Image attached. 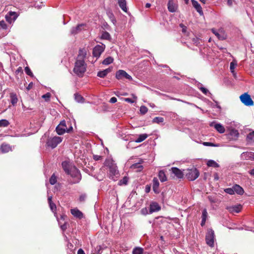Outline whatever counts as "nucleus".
<instances>
[{"mask_svg":"<svg viewBox=\"0 0 254 254\" xmlns=\"http://www.w3.org/2000/svg\"><path fill=\"white\" fill-rule=\"evenodd\" d=\"M72 170L68 174L72 179L69 180L70 184H74L78 183L81 179V175L79 170L76 167H72Z\"/></svg>","mask_w":254,"mask_h":254,"instance_id":"3","label":"nucleus"},{"mask_svg":"<svg viewBox=\"0 0 254 254\" xmlns=\"http://www.w3.org/2000/svg\"><path fill=\"white\" fill-rule=\"evenodd\" d=\"M167 6L168 10L171 12H176L178 8V5L174 0H168Z\"/></svg>","mask_w":254,"mask_h":254,"instance_id":"17","label":"nucleus"},{"mask_svg":"<svg viewBox=\"0 0 254 254\" xmlns=\"http://www.w3.org/2000/svg\"><path fill=\"white\" fill-rule=\"evenodd\" d=\"M211 31L219 40H223L226 39V36L224 34H220L215 29H212Z\"/></svg>","mask_w":254,"mask_h":254,"instance_id":"34","label":"nucleus"},{"mask_svg":"<svg viewBox=\"0 0 254 254\" xmlns=\"http://www.w3.org/2000/svg\"><path fill=\"white\" fill-rule=\"evenodd\" d=\"M67 127L66 126V123L64 120L61 121L56 128L57 133L59 135H62L64 133Z\"/></svg>","mask_w":254,"mask_h":254,"instance_id":"10","label":"nucleus"},{"mask_svg":"<svg viewBox=\"0 0 254 254\" xmlns=\"http://www.w3.org/2000/svg\"><path fill=\"white\" fill-rule=\"evenodd\" d=\"M210 126L213 127L214 128L220 133H223L225 131L224 126L220 123H216L213 122L210 124Z\"/></svg>","mask_w":254,"mask_h":254,"instance_id":"13","label":"nucleus"},{"mask_svg":"<svg viewBox=\"0 0 254 254\" xmlns=\"http://www.w3.org/2000/svg\"><path fill=\"white\" fill-rule=\"evenodd\" d=\"M107 15H108L109 19H110V20L112 21V22L114 25H115L116 23V18H115V16L113 14V13L112 12L109 11V12H107Z\"/></svg>","mask_w":254,"mask_h":254,"instance_id":"40","label":"nucleus"},{"mask_svg":"<svg viewBox=\"0 0 254 254\" xmlns=\"http://www.w3.org/2000/svg\"><path fill=\"white\" fill-rule=\"evenodd\" d=\"M7 28V25L4 20L0 21V30H6Z\"/></svg>","mask_w":254,"mask_h":254,"instance_id":"48","label":"nucleus"},{"mask_svg":"<svg viewBox=\"0 0 254 254\" xmlns=\"http://www.w3.org/2000/svg\"><path fill=\"white\" fill-rule=\"evenodd\" d=\"M132 96L133 97V98L134 99V100H132L130 98H124V101L127 102V103H134L135 101H136V100L137 99V97L134 95V94H132Z\"/></svg>","mask_w":254,"mask_h":254,"instance_id":"45","label":"nucleus"},{"mask_svg":"<svg viewBox=\"0 0 254 254\" xmlns=\"http://www.w3.org/2000/svg\"><path fill=\"white\" fill-rule=\"evenodd\" d=\"M9 124L8 121L6 120L3 119L0 120V127H6Z\"/></svg>","mask_w":254,"mask_h":254,"instance_id":"44","label":"nucleus"},{"mask_svg":"<svg viewBox=\"0 0 254 254\" xmlns=\"http://www.w3.org/2000/svg\"><path fill=\"white\" fill-rule=\"evenodd\" d=\"M128 182V178L126 177L123 178V179L121 180L119 183L120 185H127Z\"/></svg>","mask_w":254,"mask_h":254,"instance_id":"50","label":"nucleus"},{"mask_svg":"<svg viewBox=\"0 0 254 254\" xmlns=\"http://www.w3.org/2000/svg\"><path fill=\"white\" fill-rule=\"evenodd\" d=\"M75 100L78 103H83L84 101L83 97L78 93H75L74 95Z\"/></svg>","mask_w":254,"mask_h":254,"instance_id":"37","label":"nucleus"},{"mask_svg":"<svg viewBox=\"0 0 254 254\" xmlns=\"http://www.w3.org/2000/svg\"><path fill=\"white\" fill-rule=\"evenodd\" d=\"M198 88L204 94L206 95H208V94L211 95V94L209 92L208 89L205 87H202L201 85L200 87H198Z\"/></svg>","mask_w":254,"mask_h":254,"instance_id":"46","label":"nucleus"},{"mask_svg":"<svg viewBox=\"0 0 254 254\" xmlns=\"http://www.w3.org/2000/svg\"><path fill=\"white\" fill-rule=\"evenodd\" d=\"M148 111V109L145 106H141L140 108V112L141 114L144 115L146 114Z\"/></svg>","mask_w":254,"mask_h":254,"instance_id":"51","label":"nucleus"},{"mask_svg":"<svg viewBox=\"0 0 254 254\" xmlns=\"http://www.w3.org/2000/svg\"><path fill=\"white\" fill-rule=\"evenodd\" d=\"M101 158L102 157L100 155H95L93 156V159L96 161L100 160Z\"/></svg>","mask_w":254,"mask_h":254,"instance_id":"62","label":"nucleus"},{"mask_svg":"<svg viewBox=\"0 0 254 254\" xmlns=\"http://www.w3.org/2000/svg\"><path fill=\"white\" fill-rule=\"evenodd\" d=\"M18 15L16 12L13 11H9L6 15H5V19L9 23H11L13 22L17 18Z\"/></svg>","mask_w":254,"mask_h":254,"instance_id":"12","label":"nucleus"},{"mask_svg":"<svg viewBox=\"0 0 254 254\" xmlns=\"http://www.w3.org/2000/svg\"><path fill=\"white\" fill-rule=\"evenodd\" d=\"M141 213L142 215H146L149 213V211L148 212V209L146 207H145L141 210Z\"/></svg>","mask_w":254,"mask_h":254,"instance_id":"56","label":"nucleus"},{"mask_svg":"<svg viewBox=\"0 0 254 254\" xmlns=\"http://www.w3.org/2000/svg\"><path fill=\"white\" fill-rule=\"evenodd\" d=\"M50 183L53 185H55L57 183V177L55 176V174H53L49 180Z\"/></svg>","mask_w":254,"mask_h":254,"instance_id":"47","label":"nucleus"},{"mask_svg":"<svg viewBox=\"0 0 254 254\" xmlns=\"http://www.w3.org/2000/svg\"><path fill=\"white\" fill-rule=\"evenodd\" d=\"M24 70H25V72H26V73L27 75H28L31 77L33 76V73L32 72L30 68L28 66L25 67Z\"/></svg>","mask_w":254,"mask_h":254,"instance_id":"52","label":"nucleus"},{"mask_svg":"<svg viewBox=\"0 0 254 254\" xmlns=\"http://www.w3.org/2000/svg\"><path fill=\"white\" fill-rule=\"evenodd\" d=\"M85 26L84 24H80L75 27H72L70 30L72 35H75L81 31L82 28Z\"/></svg>","mask_w":254,"mask_h":254,"instance_id":"22","label":"nucleus"},{"mask_svg":"<svg viewBox=\"0 0 254 254\" xmlns=\"http://www.w3.org/2000/svg\"><path fill=\"white\" fill-rule=\"evenodd\" d=\"M158 176L161 182H164L167 180L166 174L163 170H160L159 172Z\"/></svg>","mask_w":254,"mask_h":254,"instance_id":"33","label":"nucleus"},{"mask_svg":"<svg viewBox=\"0 0 254 254\" xmlns=\"http://www.w3.org/2000/svg\"><path fill=\"white\" fill-rule=\"evenodd\" d=\"M70 211L72 215H73L75 217L78 218L79 219H81L83 217V213L78 209H71Z\"/></svg>","mask_w":254,"mask_h":254,"instance_id":"25","label":"nucleus"},{"mask_svg":"<svg viewBox=\"0 0 254 254\" xmlns=\"http://www.w3.org/2000/svg\"><path fill=\"white\" fill-rule=\"evenodd\" d=\"M86 70V64L85 63V60H76L73 69V72L78 76H82Z\"/></svg>","mask_w":254,"mask_h":254,"instance_id":"2","label":"nucleus"},{"mask_svg":"<svg viewBox=\"0 0 254 254\" xmlns=\"http://www.w3.org/2000/svg\"><path fill=\"white\" fill-rule=\"evenodd\" d=\"M1 152L3 153H7L11 150L10 146L6 144H2L0 148Z\"/></svg>","mask_w":254,"mask_h":254,"instance_id":"32","label":"nucleus"},{"mask_svg":"<svg viewBox=\"0 0 254 254\" xmlns=\"http://www.w3.org/2000/svg\"><path fill=\"white\" fill-rule=\"evenodd\" d=\"M101 38L105 40H110L111 36L108 32L105 31L102 34Z\"/></svg>","mask_w":254,"mask_h":254,"instance_id":"42","label":"nucleus"},{"mask_svg":"<svg viewBox=\"0 0 254 254\" xmlns=\"http://www.w3.org/2000/svg\"><path fill=\"white\" fill-rule=\"evenodd\" d=\"M180 26L182 28V32L184 34L186 33L187 30V27L184 25L183 24H180Z\"/></svg>","mask_w":254,"mask_h":254,"instance_id":"59","label":"nucleus"},{"mask_svg":"<svg viewBox=\"0 0 254 254\" xmlns=\"http://www.w3.org/2000/svg\"><path fill=\"white\" fill-rule=\"evenodd\" d=\"M33 83H32V82L28 84V86L27 87V89L28 90H30V89H31V88H32V87H33Z\"/></svg>","mask_w":254,"mask_h":254,"instance_id":"63","label":"nucleus"},{"mask_svg":"<svg viewBox=\"0 0 254 254\" xmlns=\"http://www.w3.org/2000/svg\"><path fill=\"white\" fill-rule=\"evenodd\" d=\"M188 172L186 174V177L190 181L195 180L199 175V171L195 168L188 169Z\"/></svg>","mask_w":254,"mask_h":254,"instance_id":"6","label":"nucleus"},{"mask_svg":"<svg viewBox=\"0 0 254 254\" xmlns=\"http://www.w3.org/2000/svg\"><path fill=\"white\" fill-rule=\"evenodd\" d=\"M207 216L208 213L207 212V210L206 209H204L202 211V220L200 224L201 226H203L205 225Z\"/></svg>","mask_w":254,"mask_h":254,"instance_id":"28","label":"nucleus"},{"mask_svg":"<svg viewBox=\"0 0 254 254\" xmlns=\"http://www.w3.org/2000/svg\"><path fill=\"white\" fill-rule=\"evenodd\" d=\"M86 54V50L85 49H80L76 60H84Z\"/></svg>","mask_w":254,"mask_h":254,"instance_id":"27","label":"nucleus"},{"mask_svg":"<svg viewBox=\"0 0 254 254\" xmlns=\"http://www.w3.org/2000/svg\"><path fill=\"white\" fill-rule=\"evenodd\" d=\"M164 120V118L160 117H157L154 118L152 122L153 123H157V124H160L163 123Z\"/></svg>","mask_w":254,"mask_h":254,"instance_id":"41","label":"nucleus"},{"mask_svg":"<svg viewBox=\"0 0 254 254\" xmlns=\"http://www.w3.org/2000/svg\"><path fill=\"white\" fill-rule=\"evenodd\" d=\"M161 209V207L155 202H151L149 206V214H151L154 212H157Z\"/></svg>","mask_w":254,"mask_h":254,"instance_id":"18","label":"nucleus"},{"mask_svg":"<svg viewBox=\"0 0 254 254\" xmlns=\"http://www.w3.org/2000/svg\"><path fill=\"white\" fill-rule=\"evenodd\" d=\"M241 159L245 160H254V153L252 152H244L241 154Z\"/></svg>","mask_w":254,"mask_h":254,"instance_id":"15","label":"nucleus"},{"mask_svg":"<svg viewBox=\"0 0 254 254\" xmlns=\"http://www.w3.org/2000/svg\"><path fill=\"white\" fill-rule=\"evenodd\" d=\"M42 97L46 101H48L50 100L51 94L50 93H47L46 94L42 95Z\"/></svg>","mask_w":254,"mask_h":254,"instance_id":"53","label":"nucleus"},{"mask_svg":"<svg viewBox=\"0 0 254 254\" xmlns=\"http://www.w3.org/2000/svg\"><path fill=\"white\" fill-rule=\"evenodd\" d=\"M112 68L109 67L106 69L103 70H101L98 72L97 76L101 78H104L109 73L112 71Z\"/></svg>","mask_w":254,"mask_h":254,"instance_id":"23","label":"nucleus"},{"mask_svg":"<svg viewBox=\"0 0 254 254\" xmlns=\"http://www.w3.org/2000/svg\"><path fill=\"white\" fill-rule=\"evenodd\" d=\"M147 134L145 133L139 134L138 137L135 140V142L137 143L141 142L144 141L147 137Z\"/></svg>","mask_w":254,"mask_h":254,"instance_id":"35","label":"nucleus"},{"mask_svg":"<svg viewBox=\"0 0 254 254\" xmlns=\"http://www.w3.org/2000/svg\"><path fill=\"white\" fill-rule=\"evenodd\" d=\"M191 1L192 6L196 9L197 12L199 13L200 15H203V13L201 5L195 0H191Z\"/></svg>","mask_w":254,"mask_h":254,"instance_id":"19","label":"nucleus"},{"mask_svg":"<svg viewBox=\"0 0 254 254\" xmlns=\"http://www.w3.org/2000/svg\"><path fill=\"white\" fill-rule=\"evenodd\" d=\"M224 191L227 193L232 195L234 194V190L233 187L231 188H227L224 190Z\"/></svg>","mask_w":254,"mask_h":254,"instance_id":"49","label":"nucleus"},{"mask_svg":"<svg viewBox=\"0 0 254 254\" xmlns=\"http://www.w3.org/2000/svg\"><path fill=\"white\" fill-rule=\"evenodd\" d=\"M247 138L251 140L254 141V131L249 133L247 136Z\"/></svg>","mask_w":254,"mask_h":254,"instance_id":"54","label":"nucleus"},{"mask_svg":"<svg viewBox=\"0 0 254 254\" xmlns=\"http://www.w3.org/2000/svg\"><path fill=\"white\" fill-rule=\"evenodd\" d=\"M159 182L158 181V179L157 178H154V179H153L152 188L153 191L156 193H158L159 192Z\"/></svg>","mask_w":254,"mask_h":254,"instance_id":"24","label":"nucleus"},{"mask_svg":"<svg viewBox=\"0 0 254 254\" xmlns=\"http://www.w3.org/2000/svg\"><path fill=\"white\" fill-rule=\"evenodd\" d=\"M52 196H48V200L49 204V206L50 207L51 210L52 211V212H55L56 210V204L52 202Z\"/></svg>","mask_w":254,"mask_h":254,"instance_id":"30","label":"nucleus"},{"mask_svg":"<svg viewBox=\"0 0 254 254\" xmlns=\"http://www.w3.org/2000/svg\"><path fill=\"white\" fill-rule=\"evenodd\" d=\"M203 144L206 146H215V147H218L219 146L218 144H215L213 143L207 142H203Z\"/></svg>","mask_w":254,"mask_h":254,"instance_id":"57","label":"nucleus"},{"mask_svg":"<svg viewBox=\"0 0 254 254\" xmlns=\"http://www.w3.org/2000/svg\"><path fill=\"white\" fill-rule=\"evenodd\" d=\"M63 140V138L60 136L50 137L47 140V144L52 148H55Z\"/></svg>","mask_w":254,"mask_h":254,"instance_id":"5","label":"nucleus"},{"mask_svg":"<svg viewBox=\"0 0 254 254\" xmlns=\"http://www.w3.org/2000/svg\"><path fill=\"white\" fill-rule=\"evenodd\" d=\"M143 162V160H141L139 162L132 164L130 166V168L132 170H136L137 172L141 171L143 169V166L141 165Z\"/></svg>","mask_w":254,"mask_h":254,"instance_id":"21","label":"nucleus"},{"mask_svg":"<svg viewBox=\"0 0 254 254\" xmlns=\"http://www.w3.org/2000/svg\"><path fill=\"white\" fill-rule=\"evenodd\" d=\"M10 98L11 104L13 106H15L18 101V98L16 93L14 92H11L10 93Z\"/></svg>","mask_w":254,"mask_h":254,"instance_id":"29","label":"nucleus"},{"mask_svg":"<svg viewBox=\"0 0 254 254\" xmlns=\"http://www.w3.org/2000/svg\"><path fill=\"white\" fill-rule=\"evenodd\" d=\"M105 49V45H97L93 49L92 54L94 57L99 58Z\"/></svg>","mask_w":254,"mask_h":254,"instance_id":"9","label":"nucleus"},{"mask_svg":"<svg viewBox=\"0 0 254 254\" xmlns=\"http://www.w3.org/2000/svg\"><path fill=\"white\" fill-rule=\"evenodd\" d=\"M114 61V59L111 57H109L106 58L103 62L102 64L105 65H108L112 63Z\"/></svg>","mask_w":254,"mask_h":254,"instance_id":"39","label":"nucleus"},{"mask_svg":"<svg viewBox=\"0 0 254 254\" xmlns=\"http://www.w3.org/2000/svg\"><path fill=\"white\" fill-rule=\"evenodd\" d=\"M227 209L232 213H239L242 209V206L241 205H236L227 207Z\"/></svg>","mask_w":254,"mask_h":254,"instance_id":"20","label":"nucleus"},{"mask_svg":"<svg viewBox=\"0 0 254 254\" xmlns=\"http://www.w3.org/2000/svg\"><path fill=\"white\" fill-rule=\"evenodd\" d=\"M172 174H174L178 179H182L184 177L183 172L177 167H172L170 169Z\"/></svg>","mask_w":254,"mask_h":254,"instance_id":"14","label":"nucleus"},{"mask_svg":"<svg viewBox=\"0 0 254 254\" xmlns=\"http://www.w3.org/2000/svg\"><path fill=\"white\" fill-rule=\"evenodd\" d=\"M77 254H85L82 249H79L78 250Z\"/></svg>","mask_w":254,"mask_h":254,"instance_id":"64","label":"nucleus"},{"mask_svg":"<svg viewBox=\"0 0 254 254\" xmlns=\"http://www.w3.org/2000/svg\"><path fill=\"white\" fill-rule=\"evenodd\" d=\"M62 165L64 170L67 174L71 171L72 167H75L73 164L67 161H63Z\"/></svg>","mask_w":254,"mask_h":254,"instance_id":"11","label":"nucleus"},{"mask_svg":"<svg viewBox=\"0 0 254 254\" xmlns=\"http://www.w3.org/2000/svg\"><path fill=\"white\" fill-rule=\"evenodd\" d=\"M237 65V63L235 62H232L230 63V69L231 70V72L233 74L234 76H235V73L234 71V69Z\"/></svg>","mask_w":254,"mask_h":254,"instance_id":"43","label":"nucleus"},{"mask_svg":"<svg viewBox=\"0 0 254 254\" xmlns=\"http://www.w3.org/2000/svg\"><path fill=\"white\" fill-rule=\"evenodd\" d=\"M234 188V193L236 192V193L242 195L244 193V191L243 189L240 187L239 185H235L233 186Z\"/></svg>","mask_w":254,"mask_h":254,"instance_id":"31","label":"nucleus"},{"mask_svg":"<svg viewBox=\"0 0 254 254\" xmlns=\"http://www.w3.org/2000/svg\"><path fill=\"white\" fill-rule=\"evenodd\" d=\"M241 101L246 106H251L254 105V102L251 96L247 93H245L240 97Z\"/></svg>","mask_w":254,"mask_h":254,"instance_id":"7","label":"nucleus"},{"mask_svg":"<svg viewBox=\"0 0 254 254\" xmlns=\"http://www.w3.org/2000/svg\"><path fill=\"white\" fill-rule=\"evenodd\" d=\"M206 243L210 247L214 246L215 235L212 229H208L205 236Z\"/></svg>","mask_w":254,"mask_h":254,"instance_id":"4","label":"nucleus"},{"mask_svg":"<svg viewBox=\"0 0 254 254\" xmlns=\"http://www.w3.org/2000/svg\"><path fill=\"white\" fill-rule=\"evenodd\" d=\"M116 77L118 80L127 79L128 80H132V78L126 71L124 70H119L116 73Z\"/></svg>","mask_w":254,"mask_h":254,"instance_id":"8","label":"nucleus"},{"mask_svg":"<svg viewBox=\"0 0 254 254\" xmlns=\"http://www.w3.org/2000/svg\"><path fill=\"white\" fill-rule=\"evenodd\" d=\"M143 249L140 247H135L133 249L132 254H142Z\"/></svg>","mask_w":254,"mask_h":254,"instance_id":"38","label":"nucleus"},{"mask_svg":"<svg viewBox=\"0 0 254 254\" xmlns=\"http://www.w3.org/2000/svg\"><path fill=\"white\" fill-rule=\"evenodd\" d=\"M118 3L120 8L125 12L127 13V8L126 0H118Z\"/></svg>","mask_w":254,"mask_h":254,"instance_id":"26","label":"nucleus"},{"mask_svg":"<svg viewBox=\"0 0 254 254\" xmlns=\"http://www.w3.org/2000/svg\"><path fill=\"white\" fill-rule=\"evenodd\" d=\"M104 165L109 169V178L115 181L119 177V173L114 161L111 158L107 159Z\"/></svg>","mask_w":254,"mask_h":254,"instance_id":"1","label":"nucleus"},{"mask_svg":"<svg viewBox=\"0 0 254 254\" xmlns=\"http://www.w3.org/2000/svg\"><path fill=\"white\" fill-rule=\"evenodd\" d=\"M86 198V194H82L80 195L79 197V200L80 202H84Z\"/></svg>","mask_w":254,"mask_h":254,"instance_id":"55","label":"nucleus"},{"mask_svg":"<svg viewBox=\"0 0 254 254\" xmlns=\"http://www.w3.org/2000/svg\"><path fill=\"white\" fill-rule=\"evenodd\" d=\"M207 165L208 167H212L214 168H218L219 167V165L213 160H208L207 162Z\"/></svg>","mask_w":254,"mask_h":254,"instance_id":"36","label":"nucleus"},{"mask_svg":"<svg viewBox=\"0 0 254 254\" xmlns=\"http://www.w3.org/2000/svg\"><path fill=\"white\" fill-rule=\"evenodd\" d=\"M117 101V99L116 97H113L110 100V102L111 103H115Z\"/></svg>","mask_w":254,"mask_h":254,"instance_id":"61","label":"nucleus"},{"mask_svg":"<svg viewBox=\"0 0 254 254\" xmlns=\"http://www.w3.org/2000/svg\"><path fill=\"white\" fill-rule=\"evenodd\" d=\"M235 3V0H227V5L230 6V7H231L233 6V3Z\"/></svg>","mask_w":254,"mask_h":254,"instance_id":"58","label":"nucleus"},{"mask_svg":"<svg viewBox=\"0 0 254 254\" xmlns=\"http://www.w3.org/2000/svg\"><path fill=\"white\" fill-rule=\"evenodd\" d=\"M61 228L64 231L67 229L66 223L65 222L63 225H61Z\"/></svg>","mask_w":254,"mask_h":254,"instance_id":"60","label":"nucleus"},{"mask_svg":"<svg viewBox=\"0 0 254 254\" xmlns=\"http://www.w3.org/2000/svg\"><path fill=\"white\" fill-rule=\"evenodd\" d=\"M239 135L238 130L236 129H231L230 130L229 133L227 134L228 138L230 140H236Z\"/></svg>","mask_w":254,"mask_h":254,"instance_id":"16","label":"nucleus"}]
</instances>
